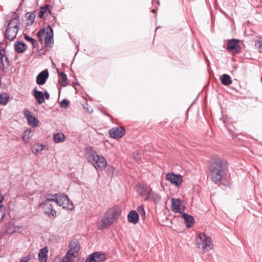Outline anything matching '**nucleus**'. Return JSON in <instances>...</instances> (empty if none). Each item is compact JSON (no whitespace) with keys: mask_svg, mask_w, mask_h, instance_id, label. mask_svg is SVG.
I'll list each match as a JSON object with an SVG mask.
<instances>
[{"mask_svg":"<svg viewBox=\"0 0 262 262\" xmlns=\"http://www.w3.org/2000/svg\"><path fill=\"white\" fill-rule=\"evenodd\" d=\"M30 258L26 256L21 258L19 262H28Z\"/></svg>","mask_w":262,"mask_h":262,"instance_id":"42","label":"nucleus"},{"mask_svg":"<svg viewBox=\"0 0 262 262\" xmlns=\"http://www.w3.org/2000/svg\"><path fill=\"white\" fill-rule=\"evenodd\" d=\"M19 29L8 27L5 31V37L10 40H13L17 33Z\"/></svg>","mask_w":262,"mask_h":262,"instance_id":"19","label":"nucleus"},{"mask_svg":"<svg viewBox=\"0 0 262 262\" xmlns=\"http://www.w3.org/2000/svg\"><path fill=\"white\" fill-rule=\"evenodd\" d=\"M166 178L171 183L177 186H180L182 183V178L180 175L176 174L173 173H168L166 174Z\"/></svg>","mask_w":262,"mask_h":262,"instance_id":"12","label":"nucleus"},{"mask_svg":"<svg viewBox=\"0 0 262 262\" xmlns=\"http://www.w3.org/2000/svg\"><path fill=\"white\" fill-rule=\"evenodd\" d=\"M88 111L89 113H91V112H93V111H92V110H90V111H89V110H88Z\"/></svg>","mask_w":262,"mask_h":262,"instance_id":"44","label":"nucleus"},{"mask_svg":"<svg viewBox=\"0 0 262 262\" xmlns=\"http://www.w3.org/2000/svg\"><path fill=\"white\" fill-rule=\"evenodd\" d=\"M121 213V208L119 206H114L108 209L101 219V228L105 229L116 222Z\"/></svg>","mask_w":262,"mask_h":262,"instance_id":"2","label":"nucleus"},{"mask_svg":"<svg viewBox=\"0 0 262 262\" xmlns=\"http://www.w3.org/2000/svg\"><path fill=\"white\" fill-rule=\"evenodd\" d=\"M54 140L55 142H63L64 141L65 136L63 133H58L54 134Z\"/></svg>","mask_w":262,"mask_h":262,"instance_id":"33","label":"nucleus"},{"mask_svg":"<svg viewBox=\"0 0 262 262\" xmlns=\"http://www.w3.org/2000/svg\"><path fill=\"white\" fill-rule=\"evenodd\" d=\"M45 148V145L42 144H36L34 145L32 148L33 151H35L36 153L41 152ZM34 152V151H33Z\"/></svg>","mask_w":262,"mask_h":262,"instance_id":"36","label":"nucleus"},{"mask_svg":"<svg viewBox=\"0 0 262 262\" xmlns=\"http://www.w3.org/2000/svg\"><path fill=\"white\" fill-rule=\"evenodd\" d=\"M182 217L185 220L186 226L188 228L191 227L192 225L194 223L193 216L186 213H184L182 215Z\"/></svg>","mask_w":262,"mask_h":262,"instance_id":"22","label":"nucleus"},{"mask_svg":"<svg viewBox=\"0 0 262 262\" xmlns=\"http://www.w3.org/2000/svg\"><path fill=\"white\" fill-rule=\"evenodd\" d=\"M4 200V197L0 193V222L2 221L5 215L6 212H5V208L1 204L2 202Z\"/></svg>","mask_w":262,"mask_h":262,"instance_id":"32","label":"nucleus"},{"mask_svg":"<svg viewBox=\"0 0 262 262\" xmlns=\"http://www.w3.org/2000/svg\"><path fill=\"white\" fill-rule=\"evenodd\" d=\"M69 103L70 102L68 100L63 99L60 103V106L62 108H66L69 105Z\"/></svg>","mask_w":262,"mask_h":262,"instance_id":"40","label":"nucleus"},{"mask_svg":"<svg viewBox=\"0 0 262 262\" xmlns=\"http://www.w3.org/2000/svg\"><path fill=\"white\" fill-rule=\"evenodd\" d=\"M48 250L47 247L41 249L38 253V259L39 262H46L47 260V253Z\"/></svg>","mask_w":262,"mask_h":262,"instance_id":"23","label":"nucleus"},{"mask_svg":"<svg viewBox=\"0 0 262 262\" xmlns=\"http://www.w3.org/2000/svg\"><path fill=\"white\" fill-rule=\"evenodd\" d=\"M39 207L41 208L44 213L50 218H54L56 216V211L54 209L53 203L48 202H43L39 204Z\"/></svg>","mask_w":262,"mask_h":262,"instance_id":"6","label":"nucleus"},{"mask_svg":"<svg viewBox=\"0 0 262 262\" xmlns=\"http://www.w3.org/2000/svg\"><path fill=\"white\" fill-rule=\"evenodd\" d=\"M24 114L29 125L32 127H36L38 125L39 121L35 117L32 115L29 110L27 109L24 110Z\"/></svg>","mask_w":262,"mask_h":262,"instance_id":"10","label":"nucleus"},{"mask_svg":"<svg viewBox=\"0 0 262 262\" xmlns=\"http://www.w3.org/2000/svg\"><path fill=\"white\" fill-rule=\"evenodd\" d=\"M79 250V246L75 242L70 243V249L68 250L65 256H68L72 259L73 257H76Z\"/></svg>","mask_w":262,"mask_h":262,"instance_id":"14","label":"nucleus"},{"mask_svg":"<svg viewBox=\"0 0 262 262\" xmlns=\"http://www.w3.org/2000/svg\"><path fill=\"white\" fill-rule=\"evenodd\" d=\"M50 6L49 5H46L44 7H41L40 8V13L38 14V17L40 18H42L45 15L46 16L49 15L51 13V10L50 9Z\"/></svg>","mask_w":262,"mask_h":262,"instance_id":"26","label":"nucleus"},{"mask_svg":"<svg viewBox=\"0 0 262 262\" xmlns=\"http://www.w3.org/2000/svg\"><path fill=\"white\" fill-rule=\"evenodd\" d=\"M0 62L3 67V70L7 69L9 66V60L6 55V51L4 49L0 51Z\"/></svg>","mask_w":262,"mask_h":262,"instance_id":"16","label":"nucleus"},{"mask_svg":"<svg viewBox=\"0 0 262 262\" xmlns=\"http://www.w3.org/2000/svg\"><path fill=\"white\" fill-rule=\"evenodd\" d=\"M19 17L16 13H14L12 16V19L8 23L7 27L19 29Z\"/></svg>","mask_w":262,"mask_h":262,"instance_id":"18","label":"nucleus"},{"mask_svg":"<svg viewBox=\"0 0 262 262\" xmlns=\"http://www.w3.org/2000/svg\"><path fill=\"white\" fill-rule=\"evenodd\" d=\"M27 23L26 25L27 26H31L32 25L35 20V18L36 17V15L35 14V12H31V13H28L27 14Z\"/></svg>","mask_w":262,"mask_h":262,"instance_id":"28","label":"nucleus"},{"mask_svg":"<svg viewBox=\"0 0 262 262\" xmlns=\"http://www.w3.org/2000/svg\"><path fill=\"white\" fill-rule=\"evenodd\" d=\"M56 204L70 210L74 209V205L72 201L67 195L63 194H59Z\"/></svg>","mask_w":262,"mask_h":262,"instance_id":"7","label":"nucleus"},{"mask_svg":"<svg viewBox=\"0 0 262 262\" xmlns=\"http://www.w3.org/2000/svg\"><path fill=\"white\" fill-rule=\"evenodd\" d=\"M14 50L17 53H23L26 50V45L20 41L16 42L14 45Z\"/></svg>","mask_w":262,"mask_h":262,"instance_id":"25","label":"nucleus"},{"mask_svg":"<svg viewBox=\"0 0 262 262\" xmlns=\"http://www.w3.org/2000/svg\"><path fill=\"white\" fill-rule=\"evenodd\" d=\"M33 93L34 97L39 104H42L45 102L43 93L41 91H37L35 88L33 90Z\"/></svg>","mask_w":262,"mask_h":262,"instance_id":"21","label":"nucleus"},{"mask_svg":"<svg viewBox=\"0 0 262 262\" xmlns=\"http://www.w3.org/2000/svg\"><path fill=\"white\" fill-rule=\"evenodd\" d=\"M59 262H72V259L68 258V256H64L61 260Z\"/></svg>","mask_w":262,"mask_h":262,"instance_id":"41","label":"nucleus"},{"mask_svg":"<svg viewBox=\"0 0 262 262\" xmlns=\"http://www.w3.org/2000/svg\"><path fill=\"white\" fill-rule=\"evenodd\" d=\"M196 243L199 248L204 251H208L213 248V244L211 237L202 232L196 238Z\"/></svg>","mask_w":262,"mask_h":262,"instance_id":"5","label":"nucleus"},{"mask_svg":"<svg viewBox=\"0 0 262 262\" xmlns=\"http://www.w3.org/2000/svg\"><path fill=\"white\" fill-rule=\"evenodd\" d=\"M49 77L48 70H45L41 72L36 77V83L39 85H43Z\"/></svg>","mask_w":262,"mask_h":262,"instance_id":"17","label":"nucleus"},{"mask_svg":"<svg viewBox=\"0 0 262 262\" xmlns=\"http://www.w3.org/2000/svg\"><path fill=\"white\" fill-rule=\"evenodd\" d=\"M222 83L224 85H229L232 83L230 76L226 74H223L220 78Z\"/></svg>","mask_w":262,"mask_h":262,"instance_id":"27","label":"nucleus"},{"mask_svg":"<svg viewBox=\"0 0 262 262\" xmlns=\"http://www.w3.org/2000/svg\"><path fill=\"white\" fill-rule=\"evenodd\" d=\"M59 76L61 77V81H59L61 83V85L62 86H66L67 85V75L63 72H61L60 73H59Z\"/></svg>","mask_w":262,"mask_h":262,"instance_id":"34","label":"nucleus"},{"mask_svg":"<svg viewBox=\"0 0 262 262\" xmlns=\"http://www.w3.org/2000/svg\"><path fill=\"white\" fill-rule=\"evenodd\" d=\"M227 163L224 160L220 159L212 163L209 168L212 181L216 184L221 183L227 175Z\"/></svg>","mask_w":262,"mask_h":262,"instance_id":"1","label":"nucleus"},{"mask_svg":"<svg viewBox=\"0 0 262 262\" xmlns=\"http://www.w3.org/2000/svg\"><path fill=\"white\" fill-rule=\"evenodd\" d=\"M138 213L140 214L141 217L144 219L145 217L146 212L144 208L143 205H141L137 208Z\"/></svg>","mask_w":262,"mask_h":262,"instance_id":"37","label":"nucleus"},{"mask_svg":"<svg viewBox=\"0 0 262 262\" xmlns=\"http://www.w3.org/2000/svg\"><path fill=\"white\" fill-rule=\"evenodd\" d=\"M172 210L176 213H182L185 209V206L183 205V202L180 199H171Z\"/></svg>","mask_w":262,"mask_h":262,"instance_id":"9","label":"nucleus"},{"mask_svg":"<svg viewBox=\"0 0 262 262\" xmlns=\"http://www.w3.org/2000/svg\"><path fill=\"white\" fill-rule=\"evenodd\" d=\"M151 190L150 187L140 184L138 189V192L142 197L144 198V200L146 201L149 199V195Z\"/></svg>","mask_w":262,"mask_h":262,"instance_id":"15","label":"nucleus"},{"mask_svg":"<svg viewBox=\"0 0 262 262\" xmlns=\"http://www.w3.org/2000/svg\"><path fill=\"white\" fill-rule=\"evenodd\" d=\"M86 158L97 170H103L107 165L105 159L102 156L97 155L96 151L91 148L86 154Z\"/></svg>","mask_w":262,"mask_h":262,"instance_id":"3","label":"nucleus"},{"mask_svg":"<svg viewBox=\"0 0 262 262\" xmlns=\"http://www.w3.org/2000/svg\"><path fill=\"white\" fill-rule=\"evenodd\" d=\"M106 259V255L101 252H95L89 255L85 262H101Z\"/></svg>","mask_w":262,"mask_h":262,"instance_id":"8","label":"nucleus"},{"mask_svg":"<svg viewBox=\"0 0 262 262\" xmlns=\"http://www.w3.org/2000/svg\"><path fill=\"white\" fill-rule=\"evenodd\" d=\"M255 46L258 52L262 54V37L259 38L258 40L255 42Z\"/></svg>","mask_w":262,"mask_h":262,"instance_id":"38","label":"nucleus"},{"mask_svg":"<svg viewBox=\"0 0 262 262\" xmlns=\"http://www.w3.org/2000/svg\"><path fill=\"white\" fill-rule=\"evenodd\" d=\"M10 97L6 93L0 94V104L5 105L8 103Z\"/></svg>","mask_w":262,"mask_h":262,"instance_id":"31","label":"nucleus"},{"mask_svg":"<svg viewBox=\"0 0 262 262\" xmlns=\"http://www.w3.org/2000/svg\"><path fill=\"white\" fill-rule=\"evenodd\" d=\"M127 219L128 222L134 224H137L139 219L138 213L135 210L130 211L127 215Z\"/></svg>","mask_w":262,"mask_h":262,"instance_id":"20","label":"nucleus"},{"mask_svg":"<svg viewBox=\"0 0 262 262\" xmlns=\"http://www.w3.org/2000/svg\"><path fill=\"white\" fill-rule=\"evenodd\" d=\"M241 47L238 45L237 39H232L228 43L227 50L231 53L236 54L240 51Z\"/></svg>","mask_w":262,"mask_h":262,"instance_id":"13","label":"nucleus"},{"mask_svg":"<svg viewBox=\"0 0 262 262\" xmlns=\"http://www.w3.org/2000/svg\"><path fill=\"white\" fill-rule=\"evenodd\" d=\"M125 130L121 126L113 127L109 131V135L111 138L114 139H119L122 137L125 134Z\"/></svg>","mask_w":262,"mask_h":262,"instance_id":"11","label":"nucleus"},{"mask_svg":"<svg viewBox=\"0 0 262 262\" xmlns=\"http://www.w3.org/2000/svg\"><path fill=\"white\" fill-rule=\"evenodd\" d=\"M37 36L40 43L43 42V37H45L46 46L51 47L53 43V32L52 28L48 26L46 28L40 29L37 33Z\"/></svg>","mask_w":262,"mask_h":262,"instance_id":"4","label":"nucleus"},{"mask_svg":"<svg viewBox=\"0 0 262 262\" xmlns=\"http://www.w3.org/2000/svg\"><path fill=\"white\" fill-rule=\"evenodd\" d=\"M255 46L258 52L262 54V37L259 38L258 40L255 42Z\"/></svg>","mask_w":262,"mask_h":262,"instance_id":"39","label":"nucleus"},{"mask_svg":"<svg viewBox=\"0 0 262 262\" xmlns=\"http://www.w3.org/2000/svg\"><path fill=\"white\" fill-rule=\"evenodd\" d=\"M32 130L31 129H29L25 130V132L23 134L22 139L25 143H27L29 142L32 136Z\"/></svg>","mask_w":262,"mask_h":262,"instance_id":"30","label":"nucleus"},{"mask_svg":"<svg viewBox=\"0 0 262 262\" xmlns=\"http://www.w3.org/2000/svg\"><path fill=\"white\" fill-rule=\"evenodd\" d=\"M24 38L28 41L30 42L32 45H33V47L34 48H36L38 47V43L33 38L31 37L26 35L24 34Z\"/></svg>","mask_w":262,"mask_h":262,"instance_id":"35","label":"nucleus"},{"mask_svg":"<svg viewBox=\"0 0 262 262\" xmlns=\"http://www.w3.org/2000/svg\"><path fill=\"white\" fill-rule=\"evenodd\" d=\"M50 94L47 92V91H46L44 93H43V97L45 96V98L47 99H49V98H50Z\"/></svg>","mask_w":262,"mask_h":262,"instance_id":"43","label":"nucleus"},{"mask_svg":"<svg viewBox=\"0 0 262 262\" xmlns=\"http://www.w3.org/2000/svg\"><path fill=\"white\" fill-rule=\"evenodd\" d=\"M160 196L156 192L152 191L151 189L149 193L148 200L154 201L155 202H159L160 201Z\"/></svg>","mask_w":262,"mask_h":262,"instance_id":"29","label":"nucleus"},{"mask_svg":"<svg viewBox=\"0 0 262 262\" xmlns=\"http://www.w3.org/2000/svg\"><path fill=\"white\" fill-rule=\"evenodd\" d=\"M59 194H52L51 193H47L45 195V201L44 202H48V203H57V199Z\"/></svg>","mask_w":262,"mask_h":262,"instance_id":"24","label":"nucleus"}]
</instances>
